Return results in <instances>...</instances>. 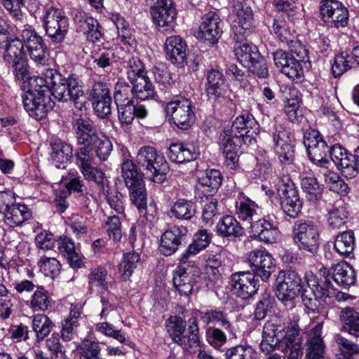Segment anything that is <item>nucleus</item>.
<instances>
[{"mask_svg": "<svg viewBox=\"0 0 359 359\" xmlns=\"http://www.w3.org/2000/svg\"><path fill=\"white\" fill-rule=\"evenodd\" d=\"M11 64L18 80L30 79L29 89L22 95L24 108L30 116L37 120L45 117L54 107L51 95L59 101H72L79 110L85 107V93L79 77L75 74H70L66 78L57 70L46 68L39 76L30 78L25 58Z\"/></svg>", "mask_w": 359, "mask_h": 359, "instance_id": "nucleus-1", "label": "nucleus"}, {"mask_svg": "<svg viewBox=\"0 0 359 359\" xmlns=\"http://www.w3.org/2000/svg\"><path fill=\"white\" fill-rule=\"evenodd\" d=\"M73 128L78 144L81 145L76 153L85 149L86 154L92 155L90 151H94L100 161H105L108 159L112 151V143L107 136L96 128L91 120L79 117L74 121Z\"/></svg>", "mask_w": 359, "mask_h": 359, "instance_id": "nucleus-2", "label": "nucleus"}, {"mask_svg": "<svg viewBox=\"0 0 359 359\" xmlns=\"http://www.w3.org/2000/svg\"><path fill=\"white\" fill-rule=\"evenodd\" d=\"M1 1L14 20L15 27L20 31V36L25 44L30 58L36 65H45L48 60V53L47 46L42 37L27 24L25 15L18 4H14L13 0Z\"/></svg>", "mask_w": 359, "mask_h": 359, "instance_id": "nucleus-3", "label": "nucleus"}, {"mask_svg": "<svg viewBox=\"0 0 359 359\" xmlns=\"http://www.w3.org/2000/svg\"><path fill=\"white\" fill-rule=\"evenodd\" d=\"M188 334H184L186 322L177 316H170L165 322L167 332L172 341L178 344L183 349L195 353L200 348L198 325L197 316H193L188 320Z\"/></svg>", "mask_w": 359, "mask_h": 359, "instance_id": "nucleus-4", "label": "nucleus"}, {"mask_svg": "<svg viewBox=\"0 0 359 359\" xmlns=\"http://www.w3.org/2000/svg\"><path fill=\"white\" fill-rule=\"evenodd\" d=\"M299 334V328L295 323H292L285 331V326L279 320L267 321L263 327L260 349L264 353L269 354L276 349L280 350L290 344L292 338Z\"/></svg>", "mask_w": 359, "mask_h": 359, "instance_id": "nucleus-5", "label": "nucleus"}, {"mask_svg": "<svg viewBox=\"0 0 359 359\" xmlns=\"http://www.w3.org/2000/svg\"><path fill=\"white\" fill-rule=\"evenodd\" d=\"M122 177L129 191L130 199L140 213H144L147 208V197L145 184L141 173L130 160L122 163Z\"/></svg>", "mask_w": 359, "mask_h": 359, "instance_id": "nucleus-6", "label": "nucleus"}, {"mask_svg": "<svg viewBox=\"0 0 359 359\" xmlns=\"http://www.w3.org/2000/svg\"><path fill=\"white\" fill-rule=\"evenodd\" d=\"M136 161L154 182L161 183L165 180L169 170L168 163L154 147H142L137 152Z\"/></svg>", "mask_w": 359, "mask_h": 359, "instance_id": "nucleus-7", "label": "nucleus"}, {"mask_svg": "<svg viewBox=\"0 0 359 359\" xmlns=\"http://www.w3.org/2000/svg\"><path fill=\"white\" fill-rule=\"evenodd\" d=\"M234 53L238 62L256 76L259 79L269 76L266 62L255 46L248 43L239 44L234 48Z\"/></svg>", "mask_w": 359, "mask_h": 359, "instance_id": "nucleus-8", "label": "nucleus"}, {"mask_svg": "<svg viewBox=\"0 0 359 359\" xmlns=\"http://www.w3.org/2000/svg\"><path fill=\"white\" fill-rule=\"evenodd\" d=\"M0 214L4 215V222L11 227L20 226L32 217L28 207L15 203L13 194L8 191H0Z\"/></svg>", "mask_w": 359, "mask_h": 359, "instance_id": "nucleus-9", "label": "nucleus"}, {"mask_svg": "<svg viewBox=\"0 0 359 359\" xmlns=\"http://www.w3.org/2000/svg\"><path fill=\"white\" fill-rule=\"evenodd\" d=\"M292 239L299 250L316 254L319 248V231L312 221L298 220L292 227Z\"/></svg>", "mask_w": 359, "mask_h": 359, "instance_id": "nucleus-10", "label": "nucleus"}, {"mask_svg": "<svg viewBox=\"0 0 359 359\" xmlns=\"http://www.w3.org/2000/svg\"><path fill=\"white\" fill-rule=\"evenodd\" d=\"M302 289L301 276L294 271L279 272L275 285V294L284 304L291 303Z\"/></svg>", "mask_w": 359, "mask_h": 359, "instance_id": "nucleus-11", "label": "nucleus"}, {"mask_svg": "<svg viewBox=\"0 0 359 359\" xmlns=\"http://www.w3.org/2000/svg\"><path fill=\"white\" fill-rule=\"evenodd\" d=\"M166 116L181 130H187L195 121V114L191 102L184 97H175L164 107Z\"/></svg>", "mask_w": 359, "mask_h": 359, "instance_id": "nucleus-12", "label": "nucleus"}, {"mask_svg": "<svg viewBox=\"0 0 359 359\" xmlns=\"http://www.w3.org/2000/svg\"><path fill=\"white\" fill-rule=\"evenodd\" d=\"M233 15L232 37L237 43H241L250 32L253 21L252 11L244 0H234Z\"/></svg>", "mask_w": 359, "mask_h": 359, "instance_id": "nucleus-13", "label": "nucleus"}, {"mask_svg": "<svg viewBox=\"0 0 359 359\" xmlns=\"http://www.w3.org/2000/svg\"><path fill=\"white\" fill-rule=\"evenodd\" d=\"M150 13L158 31L166 32L172 29L177 11L172 0H147Z\"/></svg>", "mask_w": 359, "mask_h": 359, "instance_id": "nucleus-14", "label": "nucleus"}, {"mask_svg": "<svg viewBox=\"0 0 359 359\" xmlns=\"http://www.w3.org/2000/svg\"><path fill=\"white\" fill-rule=\"evenodd\" d=\"M273 149L279 161L283 164H290L294 156L293 137L290 131L280 124H276L271 134Z\"/></svg>", "mask_w": 359, "mask_h": 359, "instance_id": "nucleus-15", "label": "nucleus"}, {"mask_svg": "<svg viewBox=\"0 0 359 359\" xmlns=\"http://www.w3.org/2000/svg\"><path fill=\"white\" fill-rule=\"evenodd\" d=\"M186 255H182L180 265L177 266L172 274V282L176 290L180 295L189 296L198 278V269L194 265L187 263Z\"/></svg>", "mask_w": 359, "mask_h": 359, "instance_id": "nucleus-16", "label": "nucleus"}, {"mask_svg": "<svg viewBox=\"0 0 359 359\" xmlns=\"http://www.w3.org/2000/svg\"><path fill=\"white\" fill-rule=\"evenodd\" d=\"M43 25L51 41L60 43L67 33L69 19L61 10L50 8L43 17Z\"/></svg>", "mask_w": 359, "mask_h": 359, "instance_id": "nucleus-17", "label": "nucleus"}, {"mask_svg": "<svg viewBox=\"0 0 359 359\" xmlns=\"http://www.w3.org/2000/svg\"><path fill=\"white\" fill-rule=\"evenodd\" d=\"M320 14L322 20L330 27H345L348 24V11L337 0H321Z\"/></svg>", "mask_w": 359, "mask_h": 359, "instance_id": "nucleus-18", "label": "nucleus"}, {"mask_svg": "<svg viewBox=\"0 0 359 359\" xmlns=\"http://www.w3.org/2000/svg\"><path fill=\"white\" fill-rule=\"evenodd\" d=\"M278 192L282 210L290 217H296L302 210V202L294 183L288 177H284L279 184Z\"/></svg>", "mask_w": 359, "mask_h": 359, "instance_id": "nucleus-19", "label": "nucleus"}, {"mask_svg": "<svg viewBox=\"0 0 359 359\" xmlns=\"http://www.w3.org/2000/svg\"><path fill=\"white\" fill-rule=\"evenodd\" d=\"M304 144L310 160L316 165L327 168L329 147L318 131L313 130L304 135Z\"/></svg>", "mask_w": 359, "mask_h": 359, "instance_id": "nucleus-20", "label": "nucleus"}, {"mask_svg": "<svg viewBox=\"0 0 359 359\" xmlns=\"http://www.w3.org/2000/svg\"><path fill=\"white\" fill-rule=\"evenodd\" d=\"M248 262L255 276H259L264 281L267 280L275 268L274 259L265 250L256 249L250 252Z\"/></svg>", "mask_w": 359, "mask_h": 359, "instance_id": "nucleus-21", "label": "nucleus"}, {"mask_svg": "<svg viewBox=\"0 0 359 359\" xmlns=\"http://www.w3.org/2000/svg\"><path fill=\"white\" fill-rule=\"evenodd\" d=\"M93 155L86 154L85 149L79 153H76V163L81 174L86 180L94 182L100 189L108 185V180L105 177L104 172L99 168L93 166Z\"/></svg>", "mask_w": 359, "mask_h": 359, "instance_id": "nucleus-22", "label": "nucleus"}, {"mask_svg": "<svg viewBox=\"0 0 359 359\" xmlns=\"http://www.w3.org/2000/svg\"><path fill=\"white\" fill-rule=\"evenodd\" d=\"M231 285L234 294L247 299L252 297L258 290V280L255 274L249 271H239L231 276Z\"/></svg>", "mask_w": 359, "mask_h": 359, "instance_id": "nucleus-23", "label": "nucleus"}, {"mask_svg": "<svg viewBox=\"0 0 359 359\" xmlns=\"http://www.w3.org/2000/svg\"><path fill=\"white\" fill-rule=\"evenodd\" d=\"M222 27L223 22L219 16L215 12H208L201 18L198 38L210 44H215L222 36Z\"/></svg>", "mask_w": 359, "mask_h": 359, "instance_id": "nucleus-24", "label": "nucleus"}, {"mask_svg": "<svg viewBox=\"0 0 359 359\" xmlns=\"http://www.w3.org/2000/svg\"><path fill=\"white\" fill-rule=\"evenodd\" d=\"M250 233L251 237L265 243H275L280 236L278 226L271 220L269 216L262 219L257 218L252 222Z\"/></svg>", "mask_w": 359, "mask_h": 359, "instance_id": "nucleus-25", "label": "nucleus"}, {"mask_svg": "<svg viewBox=\"0 0 359 359\" xmlns=\"http://www.w3.org/2000/svg\"><path fill=\"white\" fill-rule=\"evenodd\" d=\"M304 278L307 285L312 288V290H314L316 297L318 301L323 300L325 302L327 299L334 297L337 300H340L344 296V293L337 291L332 285L331 281L327 278L319 280L312 271H309L305 273Z\"/></svg>", "mask_w": 359, "mask_h": 359, "instance_id": "nucleus-26", "label": "nucleus"}, {"mask_svg": "<svg viewBox=\"0 0 359 359\" xmlns=\"http://www.w3.org/2000/svg\"><path fill=\"white\" fill-rule=\"evenodd\" d=\"M329 154L333 163L345 177L351 179L357 176L358 168L352 155L348 154L344 148L339 144L333 145L330 148Z\"/></svg>", "mask_w": 359, "mask_h": 359, "instance_id": "nucleus-27", "label": "nucleus"}, {"mask_svg": "<svg viewBox=\"0 0 359 359\" xmlns=\"http://www.w3.org/2000/svg\"><path fill=\"white\" fill-rule=\"evenodd\" d=\"M74 20L77 25V29L87 35L88 40L95 43L100 41L103 36L101 27L97 20L89 16L83 11H78Z\"/></svg>", "mask_w": 359, "mask_h": 359, "instance_id": "nucleus-28", "label": "nucleus"}, {"mask_svg": "<svg viewBox=\"0 0 359 359\" xmlns=\"http://www.w3.org/2000/svg\"><path fill=\"white\" fill-rule=\"evenodd\" d=\"M222 176L219 170L216 169H208L204 171L198 177V182L196 185L198 194L208 198V196L214 195L222 184Z\"/></svg>", "mask_w": 359, "mask_h": 359, "instance_id": "nucleus-29", "label": "nucleus"}, {"mask_svg": "<svg viewBox=\"0 0 359 359\" xmlns=\"http://www.w3.org/2000/svg\"><path fill=\"white\" fill-rule=\"evenodd\" d=\"M165 51L168 60L177 67H182L187 63V43L180 36H172L165 41Z\"/></svg>", "mask_w": 359, "mask_h": 359, "instance_id": "nucleus-30", "label": "nucleus"}, {"mask_svg": "<svg viewBox=\"0 0 359 359\" xmlns=\"http://www.w3.org/2000/svg\"><path fill=\"white\" fill-rule=\"evenodd\" d=\"M185 229L183 226H173L165 231L161 240L159 250L165 256H170L175 252L182 243Z\"/></svg>", "mask_w": 359, "mask_h": 359, "instance_id": "nucleus-31", "label": "nucleus"}, {"mask_svg": "<svg viewBox=\"0 0 359 359\" xmlns=\"http://www.w3.org/2000/svg\"><path fill=\"white\" fill-rule=\"evenodd\" d=\"M236 213L241 220L251 224L259 217L261 208L254 201L240 193L236 201Z\"/></svg>", "mask_w": 359, "mask_h": 359, "instance_id": "nucleus-32", "label": "nucleus"}, {"mask_svg": "<svg viewBox=\"0 0 359 359\" xmlns=\"http://www.w3.org/2000/svg\"><path fill=\"white\" fill-rule=\"evenodd\" d=\"M127 53L122 47L111 48H101L94 51L92 55L93 62L97 67L105 69L116 62L118 60H125Z\"/></svg>", "mask_w": 359, "mask_h": 359, "instance_id": "nucleus-33", "label": "nucleus"}, {"mask_svg": "<svg viewBox=\"0 0 359 359\" xmlns=\"http://www.w3.org/2000/svg\"><path fill=\"white\" fill-rule=\"evenodd\" d=\"M200 318L201 322L206 325H213L223 327L229 334L235 335L233 327L226 313L219 309H210L205 311H197L195 316Z\"/></svg>", "mask_w": 359, "mask_h": 359, "instance_id": "nucleus-34", "label": "nucleus"}, {"mask_svg": "<svg viewBox=\"0 0 359 359\" xmlns=\"http://www.w3.org/2000/svg\"><path fill=\"white\" fill-rule=\"evenodd\" d=\"M323 325H316L311 329L306 341L305 359H321L325 355V344L321 337Z\"/></svg>", "mask_w": 359, "mask_h": 359, "instance_id": "nucleus-35", "label": "nucleus"}, {"mask_svg": "<svg viewBox=\"0 0 359 359\" xmlns=\"http://www.w3.org/2000/svg\"><path fill=\"white\" fill-rule=\"evenodd\" d=\"M356 64L359 65V46L354 47L351 53L345 51L335 56L331 68L332 74L339 77Z\"/></svg>", "mask_w": 359, "mask_h": 359, "instance_id": "nucleus-36", "label": "nucleus"}, {"mask_svg": "<svg viewBox=\"0 0 359 359\" xmlns=\"http://www.w3.org/2000/svg\"><path fill=\"white\" fill-rule=\"evenodd\" d=\"M206 79L205 90L209 99L215 100L224 95L226 84L225 79L222 72L211 69L207 72Z\"/></svg>", "mask_w": 359, "mask_h": 359, "instance_id": "nucleus-37", "label": "nucleus"}, {"mask_svg": "<svg viewBox=\"0 0 359 359\" xmlns=\"http://www.w3.org/2000/svg\"><path fill=\"white\" fill-rule=\"evenodd\" d=\"M199 151L190 144L172 143L170 144L168 157L177 163H183L196 160L199 156Z\"/></svg>", "mask_w": 359, "mask_h": 359, "instance_id": "nucleus-38", "label": "nucleus"}, {"mask_svg": "<svg viewBox=\"0 0 359 359\" xmlns=\"http://www.w3.org/2000/svg\"><path fill=\"white\" fill-rule=\"evenodd\" d=\"M50 160L58 168H65V164L71 161L73 156V149L70 144L56 139L52 141Z\"/></svg>", "mask_w": 359, "mask_h": 359, "instance_id": "nucleus-39", "label": "nucleus"}, {"mask_svg": "<svg viewBox=\"0 0 359 359\" xmlns=\"http://www.w3.org/2000/svg\"><path fill=\"white\" fill-rule=\"evenodd\" d=\"M332 276L334 282L344 287L353 285L356 281L354 268L346 261H341L332 266Z\"/></svg>", "mask_w": 359, "mask_h": 359, "instance_id": "nucleus-40", "label": "nucleus"}, {"mask_svg": "<svg viewBox=\"0 0 359 359\" xmlns=\"http://www.w3.org/2000/svg\"><path fill=\"white\" fill-rule=\"evenodd\" d=\"M216 232L222 238H238L243 235V228L240 222L231 215H225L219 219L216 225Z\"/></svg>", "mask_w": 359, "mask_h": 359, "instance_id": "nucleus-41", "label": "nucleus"}, {"mask_svg": "<svg viewBox=\"0 0 359 359\" xmlns=\"http://www.w3.org/2000/svg\"><path fill=\"white\" fill-rule=\"evenodd\" d=\"M58 252L67 259L72 267L81 266V254L76 250L73 241L67 236H60L57 241Z\"/></svg>", "mask_w": 359, "mask_h": 359, "instance_id": "nucleus-42", "label": "nucleus"}, {"mask_svg": "<svg viewBox=\"0 0 359 359\" xmlns=\"http://www.w3.org/2000/svg\"><path fill=\"white\" fill-rule=\"evenodd\" d=\"M225 255L223 253L208 255L205 259V275L208 276L209 280L206 283L208 287L213 284L221 277L222 266L224 260Z\"/></svg>", "mask_w": 359, "mask_h": 359, "instance_id": "nucleus-43", "label": "nucleus"}, {"mask_svg": "<svg viewBox=\"0 0 359 359\" xmlns=\"http://www.w3.org/2000/svg\"><path fill=\"white\" fill-rule=\"evenodd\" d=\"M130 83L132 84L133 93L137 99L146 100L154 97L155 89L147 74L137 76Z\"/></svg>", "mask_w": 359, "mask_h": 359, "instance_id": "nucleus-44", "label": "nucleus"}, {"mask_svg": "<svg viewBox=\"0 0 359 359\" xmlns=\"http://www.w3.org/2000/svg\"><path fill=\"white\" fill-rule=\"evenodd\" d=\"M342 329L349 334L359 337V312L351 307H346L340 312Z\"/></svg>", "mask_w": 359, "mask_h": 359, "instance_id": "nucleus-45", "label": "nucleus"}, {"mask_svg": "<svg viewBox=\"0 0 359 359\" xmlns=\"http://www.w3.org/2000/svg\"><path fill=\"white\" fill-rule=\"evenodd\" d=\"M355 247V236L352 230L343 231L334 240V250L341 257H348Z\"/></svg>", "mask_w": 359, "mask_h": 359, "instance_id": "nucleus-46", "label": "nucleus"}, {"mask_svg": "<svg viewBox=\"0 0 359 359\" xmlns=\"http://www.w3.org/2000/svg\"><path fill=\"white\" fill-rule=\"evenodd\" d=\"M258 123L250 114H243L236 118L229 133L234 136L245 135L250 130L258 131Z\"/></svg>", "mask_w": 359, "mask_h": 359, "instance_id": "nucleus-47", "label": "nucleus"}, {"mask_svg": "<svg viewBox=\"0 0 359 359\" xmlns=\"http://www.w3.org/2000/svg\"><path fill=\"white\" fill-rule=\"evenodd\" d=\"M53 326V321L45 314H36L32 318V327L38 342L48 336Z\"/></svg>", "mask_w": 359, "mask_h": 359, "instance_id": "nucleus-48", "label": "nucleus"}, {"mask_svg": "<svg viewBox=\"0 0 359 359\" xmlns=\"http://www.w3.org/2000/svg\"><path fill=\"white\" fill-rule=\"evenodd\" d=\"M141 264L140 255L137 252L125 253L119 264V272L124 280H128L135 270Z\"/></svg>", "mask_w": 359, "mask_h": 359, "instance_id": "nucleus-49", "label": "nucleus"}, {"mask_svg": "<svg viewBox=\"0 0 359 359\" xmlns=\"http://www.w3.org/2000/svg\"><path fill=\"white\" fill-rule=\"evenodd\" d=\"M24 46L25 44L21 38H14L10 41L7 46L4 48V60L6 62L11 64L15 61L25 58Z\"/></svg>", "mask_w": 359, "mask_h": 359, "instance_id": "nucleus-50", "label": "nucleus"}, {"mask_svg": "<svg viewBox=\"0 0 359 359\" xmlns=\"http://www.w3.org/2000/svg\"><path fill=\"white\" fill-rule=\"evenodd\" d=\"M76 348L81 359H100L101 348L97 341L85 338Z\"/></svg>", "mask_w": 359, "mask_h": 359, "instance_id": "nucleus-51", "label": "nucleus"}, {"mask_svg": "<svg viewBox=\"0 0 359 359\" xmlns=\"http://www.w3.org/2000/svg\"><path fill=\"white\" fill-rule=\"evenodd\" d=\"M135 97L132 86L123 79H119L114 86V99L116 105L133 103Z\"/></svg>", "mask_w": 359, "mask_h": 359, "instance_id": "nucleus-52", "label": "nucleus"}, {"mask_svg": "<svg viewBox=\"0 0 359 359\" xmlns=\"http://www.w3.org/2000/svg\"><path fill=\"white\" fill-rule=\"evenodd\" d=\"M301 186L303 191L307 194L309 201L316 203L320 200L323 195V187L320 185L314 177H305L302 178Z\"/></svg>", "mask_w": 359, "mask_h": 359, "instance_id": "nucleus-53", "label": "nucleus"}, {"mask_svg": "<svg viewBox=\"0 0 359 359\" xmlns=\"http://www.w3.org/2000/svg\"><path fill=\"white\" fill-rule=\"evenodd\" d=\"M211 241V233L205 229L198 230L194 236L193 242L189 245L186 253L187 258L194 255L208 246Z\"/></svg>", "mask_w": 359, "mask_h": 359, "instance_id": "nucleus-54", "label": "nucleus"}, {"mask_svg": "<svg viewBox=\"0 0 359 359\" xmlns=\"http://www.w3.org/2000/svg\"><path fill=\"white\" fill-rule=\"evenodd\" d=\"M51 306V299L43 287H38L32 295L29 307L34 311H45Z\"/></svg>", "mask_w": 359, "mask_h": 359, "instance_id": "nucleus-55", "label": "nucleus"}, {"mask_svg": "<svg viewBox=\"0 0 359 359\" xmlns=\"http://www.w3.org/2000/svg\"><path fill=\"white\" fill-rule=\"evenodd\" d=\"M172 215L180 219H190L195 215L194 204L186 199L177 200L171 208Z\"/></svg>", "mask_w": 359, "mask_h": 359, "instance_id": "nucleus-56", "label": "nucleus"}, {"mask_svg": "<svg viewBox=\"0 0 359 359\" xmlns=\"http://www.w3.org/2000/svg\"><path fill=\"white\" fill-rule=\"evenodd\" d=\"M348 212L343 205H335L327 214V223L329 226L335 229L343 226L347 222Z\"/></svg>", "mask_w": 359, "mask_h": 359, "instance_id": "nucleus-57", "label": "nucleus"}, {"mask_svg": "<svg viewBox=\"0 0 359 359\" xmlns=\"http://www.w3.org/2000/svg\"><path fill=\"white\" fill-rule=\"evenodd\" d=\"M40 271L48 277L54 278L60 272L61 264L60 262L54 257H48L43 256L38 262Z\"/></svg>", "mask_w": 359, "mask_h": 359, "instance_id": "nucleus-58", "label": "nucleus"}, {"mask_svg": "<svg viewBox=\"0 0 359 359\" xmlns=\"http://www.w3.org/2000/svg\"><path fill=\"white\" fill-rule=\"evenodd\" d=\"M240 146L241 140L231 134L229 130H224L221 133L219 148L223 154L237 152Z\"/></svg>", "mask_w": 359, "mask_h": 359, "instance_id": "nucleus-59", "label": "nucleus"}, {"mask_svg": "<svg viewBox=\"0 0 359 359\" xmlns=\"http://www.w3.org/2000/svg\"><path fill=\"white\" fill-rule=\"evenodd\" d=\"M101 191L111 209L118 214L123 212L124 205L121 194L116 190H111L109 185L103 188Z\"/></svg>", "mask_w": 359, "mask_h": 359, "instance_id": "nucleus-60", "label": "nucleus"}, {"mask_svg": "<svg viewBox=\"0 0 359 359\" xmlns=\"http://www.w3.org/2000/svg\"><path fill=\"white\" fill-rule=\"evenodd\" d=\"M106 277L107 271L105 269L98 267L93 270L88 276L90 290L96 288L98 292L106 290L107 289Z\"/></svg>", "mask_w": 359, "mask_h": 359, "instance_id": "nucleus-61", "label": "nucleus"}, {"mask_svg": "<svg viewBox=\"0 0 359 359\" xmlns=\"http://www.w3.org/2000/svg\"><path fill=\"white\" fill-rule=\"evenodd\" d=\"M206 339L208 344L215 348H222L227 341V337L224 331L217 327H208L205 331Z\"/></svg>", "mask_w": 359, "mask_h": 359, "instance_id": "nucleus-62", "label": "nucleus"}, {"mask_svg": "<svg viewBox=\"0 0 359 359\" xmlns=\"http://www.w3.org/2000/svg\"><path fill=\"white\" fill-rule=\"evenodd\" d=\"M302 63L294 57H292L283 69V74L293 81H301L304 77Z\"/></svg>", "mask_w": 359, "mask_h": 359, "instance_id": "nucleus-63", "label": "nucleus"}, {"mask_svg": "<svg viewBox=\"0 0 359 359\" xmlns=\"http://www.w3.org/2000/svg\"><path fill=\"white\" fill-rule=\"evenodd\" d=\"M256 353L250 346H236L225 353L226 359H254Z\"/></svg>", "mask_w": 359, "mask_h": 359, "instance_id": "nucleus-64", "label": "nucleus"}]
</instances>
